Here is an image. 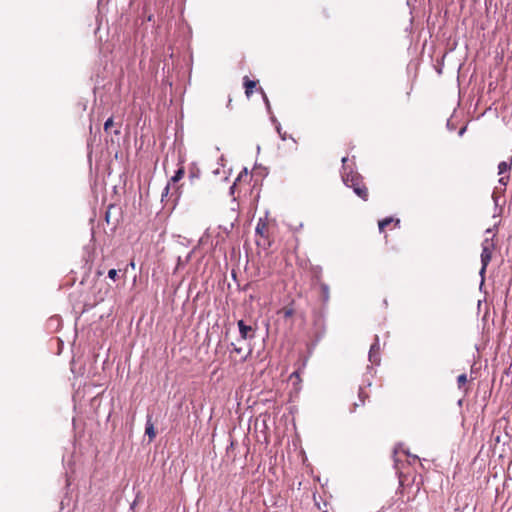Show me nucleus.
Returning a JSON list of instances; mask_svg holds the SVG:
<instances>
[{
  "label": "nucleus",
  "mask_w": 512,
  "mask_h": 512,
  "mask_svg": "<svg viewBox=\"0 0 512 512\" xmlns=\"http://www.w3.org/2000/svg\"><path fill=\"white\" fill-rule=\"evenodd\" d=\"M169 190H170V182L166 185V187L164 188L163 192H162V197H165L168 195L169 193Z\"/></svg>",
  "instance_id": "f3484780"
},
{
  "label": "nucleus",
  "mask_w": 512,
  "mask_h": 512,
  "mask_svg": "<svg viewBox=\"0 0 512 512\" xmlns=\"http://www.w3.org/2000/svg\"><path fill=\"white\" fill-rule=\"evenodd\" d=\"M393 224L394 227H398L399 224H400V220L399 219H394L393 217H387L383 220H380L379 223H378V227H379V231L382 233L385 231V228L388 227L389 225Z\"/></svg>",
  "instance_id": "39448f33"
},
{
  "label": "nucleus",
  "mask_w": 512,
  "mask_h": 512,
  "mask_svg": "<svg viewBox=\"0 0 512 512\" xmlns=\"http://www.w3.org/2000/svg\"><path fill=\"white\" fill-rule=\"evenodd\" d=\"M464 130H465V128L461 129L459 133L460 134L464 133Z\"/></svg>",
  "instance_id": "393cba45"
},
{
  "label": "nucleus",
  "mask_w": 512,
  "mask_h": 512,
  "mask_svg": "<svg viewBox=\"0 0 512 512\" xmlns=\"http://www.w3.org/2000/svg\"><path fill=\"white\" fill-rule=\"evenodd\" d=\"M293 378H296V379H300V375H299V372L298 371H295L293 372L291 375H290V379H293Z\"/></svg>",
  "instance_id": "a211bd4d"
},
{
  "label": "nucleus",
  "mask_w": 512,
  "mask_h": 512,
  "mask_svg": "<svg viewBox=\"0 0 512 512\" xmlns=\"http://www.w3.org/2000/svg\"><path fill=\"white\" fill-rule=\"evenodd\" d=\"M233 352H236V353H238V354H241V353H242V349H241V348H238V347H236V346H234V348H233Z\"/></svg>",
  "instance_id": "4be33fe9"
},
{
  "label": "nucleus",
  "mask_w": 512,
  "mask_h": 512,
  "mask_svg": "<svg viewBox=\"0 0 512 512\" xmlns=\"http://www.w3.org/2000/svg\"><path fill=\"white\" fill-rule=\"evenodd\" d=\"M508 180H509V177H508V176H507V177H502V178H500L499 182H500L501 184H503V185H506V184H507V182H508Z\"/></svg>",
  "instance_id": "6ab92c4d"
},
{
  "label": "nucleus",
  "mask_w": 512,
  "mask_h": 512,
  "mask_svg": "<svg viewBox=\"0 0 512 512\" xmlns=\"http://www.w3.org/2000/svg\"><path fill=\"white\" fill-rule=\"evenodd\" d=\"M511 169V163H508L506 161H502L498 165V173L503 174L508 172Z\"/></svg>",
  "instance_id": "9d476101"
},
{
  "label": "nucleus",
  "mask_w": 512,
  "mask_h": 512,
  "mask_svg": "<svg viewBox=\"0 0 512 512\" xmlns=\"http://www.w3.org/2000/svg\"><path fill=\"white\" fill-rule=\"evenodd\" d=\"M358 396H359L360 404L359 403H354V407L355 408L360 406V405H364L365 399L368 397V395L362 389L359 390Z\"/></svg>",
  "instance_id": "f8f14e48"
},
{
  "label": "nucleus",
  "mask_w": 512,
  "mask_h": 512,
  "mask_svg": "<svg viewBox=\"0 0 512 512\" xmlns=\"http://www.w3.org/2000/svg\"><path fill=\"white\" fill-rule=\"evenodd\" d=\"M114 125V121H113V118L110 117L106 120V122L104 123V130L106 132L109 131V129Z\"/></svg>",
  "instance_id": "4468645a"
},
{
  "label": "nucleus",
  "mask_w": 512,
  "mask_h": 512,
  "mask_svg": "<svg viewBox=\"0 0 512 512\" xmlns=\"http://www.w3.org/2000/svg\"><path fill=\"white\" fill-rule=\"evenodd\" d=\"M278 132H279L280 137L282 138V140H286V139H287V135H286V133H283V134H282V133L280 132V129H279V128H278Z\"/></svg>",
  "instance_id": "412c9836"
},
{
  "label": "nucleus",
  "mask_w": 512,
  "mask_h": 512,
  "mask_svg": "<svg viewBox=\"0 0 512 512\" xmlns=\"http://www.w3.org/2000/svg\"><path fill=\"white\" fill-rule=\"evenodd\" d=\"M242 177H243V175H242V174H240V175L238 176V178H237V181H241V178H242Z\"/></svg>",
  "instance_id": "b1692460"
},
{
  "label": "nucleus",
  "mask_w": 512,
  "mask_h": 512,
  "mask_svg": "<svg viewBox=\"0 0 512 512\" xmlns=\"http://www.w3.org/2000/svg\"><path fill=\"white\" fill-rule=\"evenodd\" d=\"M348 161V157H343L341 162H342V165H343V171L342 172H349L347 167H346V163Z\"/></svg>",
  "instance_id": "dca6fc26"
},
{
  "label": "nucleus",
  "mask_w": 512,
  "mask_h": 512,
  "mask_svg": "<svg viewBox=\"0 0 512 512\" xmlns=\"http://www.w3.org/2000/svg\"><path fill=\"white\" fill-rule=\"evenodd\" d=\"M184 174H185V169H184V166L181 165L178 168V170L175 172L174 176L171 178L170 182L177 183L184 177Z\"/></svg>",
  "instance_id": "1a4fd4ad"
},
{
  "label": "nucleus",
  "mask_w": 512,
  "mask_h": 512,
  "mask_svg": "<svg viewBox=\"0 0 512 512\" xmlns=\"http://www.w3.org/2000/svg\"><path fill=\"white\" fill-rule=\"evenodd\" d=\"M260 91H261V92H262V94H263L264 101H265L266 105H267V106H269V100H268V98L266 97V95L264 94V92H263L262 88H260Z\"/></svg>",
  "instance_id": "aec40b11"
},
{
  "label": "nucleus",
  "mask_w": 512,
  "mask_h": 512,
  "mask_svg": "<svg viewBox=\"0 0 512 512\" xmlns=\"http://www.w3.org/2000/svg\"><path fill=\"white\" fill-rule=\"evenodd\" d=\"M108 277L112 280H116L117 277V270L116 269H110L108 272Z\"/></svg>",
  "instance_id": "2eb2a0df"
},
{
  "label": "nucleus",
  "mask_w": 512,
  "mask_h": 512,
  "mask_svg": "<svg viewBox=\"0 0 512 512\" xmlns=\"http://www.w3.org/2000/svg\"><path fill=\"white\" fill-rule=\"evenodd\" d=\"M145 434L148 435L150 441H152L156 437V432L154 429V424L151 421V417H149L146 422Z\"/></svg>",
  "instance_id": "0eeeda50"
},
{
  "label": "nucleus",
  "mask_w": 512,
  "mask_h": 512,
  "mask_svg": "<svg viewBox=\"0 0 512 512\" xmlns=\"http://www.w3.org/2000/svg\"><path fill=\"white\" fill-rule=\"evenodd\" d=\"M281 313L283 314L284 318L288 319V318H291L295 314V310L292 306H285L281 310Z\"/></svg>",
  "instance_id": "9b49d317"
},
{
  "label": "nucleus",
  "mask_w": 512,
  "mask_h": 512,
  "mask_svg": "<svg viewBox=\"0 0 512 512\" xmlns=\"http://www.w3.org/2000/svg\"><path fill=\"white\" fill-rule=\"evenodd\" d=\"M237 324L242 339L246 340L254 337V329L252 326L246 325L243 320H239Z\"/></svg>",
  "instance_id": "20e7f679"
},
{
  "label": "nucleus",
  "mask_w": 512,
  "mask_h": 512,
  "mask_svg": "<svg viewBox=\"0 0 512 512\" xmlns=\"http://www.w3.org/2000/svg\"><path fill=\"white\" fill-rule=\"evenodd\" d=\"M467 375L461 374L457 377L458 388L461 389L467 383Z\"/></svg>",
  "instance_id": "ddd939ff"
},
{
  "label": "nucleus",
  "mask_w": 512,
  "mask_h": 512,
  "mask_svg": "<svg viewBox=\"0 0 512 512\" xmlns=\"http://www.w3.org/2000/svg\"><path fill=\"white\" fill-rule=\"evenodd\" d=\"M342 180L347 187L353 189L354 193L364 201H367L369 198V191L364 183L363 177L357 173L353 172H342Z\"/></svg>",
  "instance_id": "f257e3e1"
},
{
  "label": "nucleus",
  "mask_w": 512,
  "mask_h": 512,
  "mask_svg": "<svg viewBox=\"0 0 512 512\" xmlns=\"http://www.w3.org/2000/svg\"><path fill=\"white\" fill-rule=\"evenodd\" d=\"M256 86V81L250 80L247 76L244 77L245 94L248 98L252 95L253 90L256 88Z\"/></svg>",
  "instance_id": "423d86ee"
},
{
  "label": "nucleus",
  "mask_w": 512,
  "mask_h": 512,
  "mask_svg": "<svg viewBox=\"0 0 512 512\" xmlns=\"http://www.w3.org/2000/svg\"><path fill=\"white\" fill-rule=\"evenodd\" d=\"M379 350V344L378 339L376 338V343L371 345L370 352H369V359L373 363H377L378 359L376 357V352Z\"/></svg>",
  "instance_id": "6e6552de"
},
{
  "label": "nucleus",
  "mask_w": 512,
  "mask_h": 512,
  "mask_svg": "<svg viewBox=\"0 0 512 512\" xmlns=\"http://www.w3.org/2000/svg\"><path fill=\"white\" fill-rule=\"evenodd\" d=\"M129 266H130L132 269H134V268H135V262H134V261H131V262L129 263Z\"/></svg>",
  "instance_id": "5701e85b"
},
{
  "label": "nucleus",
  "mask_w": 512,
  "mask_h": 512,
  "mask_svg": "<svg viewBox=\"0 0 512 512\" xmlns=\"http://www.w3.org/2000/svg\"><path fill=\"white\" fill-rule=\"evenodd\" d=\"M496 244L494 239L485 238L482 242V253H481V270L480 274L484 275L488 264L492 259V253L495 250Z\"/></svg>",
  "instance_id": "f03ea898"
},
{
  "label": "nucleus",
  "mask_w": 512,
  "mask_h": 512,
  "mask_svg": "<svg viewBox=\"0 0 512 512\" xmlns=\"http://www.w3.org/2000/svg\"><path fill=\"white\" fill-rule=\"evenodd\" d=\"M256 234L260 237L259 240H257L258 245H268L270 246V240H269V224L266 220L260 218L257 225H256Z\"/></svg>",
  "instance_id": "7ed1b4c3"
}]
</instances>
